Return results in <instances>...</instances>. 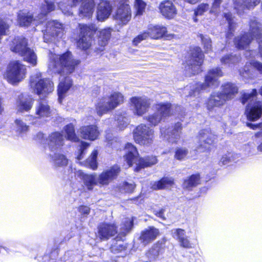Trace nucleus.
<instances>
[{"label":"nucleus","mask_w":262,"mask_h":262,"mask_svg":"<svg viewBox=\"0 0 262 262\" xmlns=\"http://www.w3.org/2000/svg\"><path fill=\"white\" fill-rule=\"evenodd\" d=\"M64 130L67 134V139L73 142H77L78 138L77 137L74 125L70 123L66 125L64 127Z\"/></svg>","instance_id":"obj_44"},{"label":"nucleus","mask_w":262,"mask_h":262,"mask_svg":"<svg viewBox=\"0 0 262 262\" xmlns=\"http://www.w3.org/2000/svg\"><path fill=\"white\" fill-rule=\"evenodd\" d=\"M223 0H214L212 4L211 9L210 10V13H214L217 14L220 12V5L222 4Z\"/></svg>","instance_id":"obj_57"},{"label":"nucleus","mask_w":262,"mask_h":262,"mask_svg":"<svg viewBox=\"0 0 262 262\" xmlns=\"http://www.w3.org/2000/svg\"><path fill=\"white\" fill-rule=\"evenodd\" d=\"M135 188V185L134 183L129 184L128 182H124L120 186V191L123 192L132 193Z\"/></svg>","instance_id":"obj_56"},{"label":"nucleus","mask_w":262,"mask_h":262,"mask_svg":"<svg viewBox=\"0 0 262 262\" xmlns=\"http://www.w3.org/2000/svg\"><path fill=\"white\" fill-rule=\"evenodd\" d=\"M98 154V151L94 150L86 161L87 166H89L93 170H95L97 168V157Z\"/></svg>","instance_id":"obj_47"},{"label":"nucleus","mask_w":262,"mask_h":262,"mask_svg":"<svg viewBox=\"0 0 262 262\" xmlns=\"http://www.w3.org/2000/svg\"><path fill=\"white\" fill-rule=\"evenodd\" d=\"M49 156L50 158V162L55 167H64L68 164V160L63 154L55 151L52 154H49Z\"/></svg>","instance_id":"obj_37"},{"label":"nucleus","mask_w":262,"mask_h":262,"mask_svg":"<svg viewBox=\"0 0 262 262\" xmlns=\"http://www.w3.org/2000/svg\"><path fill=\"white\" fill-rule=\"evenodd\" d=\"M200 177L199 174H192L185 179L183 183L184 189L190 190L200 184Z\"/></svg>","instance_id":"obj_40"},{"label":"nucleus","mask_w":262,"mask_h":262,"mask_svg":"<svg viewBox=\"0 0 262 262\" xmlns=\"http://www.w3.org/2000/svg\"><path fill=\"white\" fill-rule=\"evenodd\" d=\"M90 208L87 206H80L79 211L83 214H88L90 213Z\"/></svg>","instance_id":"obj_63"},{"label":"nucleus","mask_w":262,"mask_h":262,"mask_svg":"<svg viewBox=\"0 0 262 262\" xmlns=\"http://www.w3.org/2000/svg\"><path fill=\"white\" fill-rule=\"evenodd\" d=\"M47 141L50 150L52 152H54L63 146L64 139L61 133L56 132L50 134Z\"/></svg>","instance_id":"obj_21"},{"label":"nucleus","mask_w":262,"mask_h":262,"mask_svg":"<svg viewBox=\"0 0 262 262\" xmlns=\"http://www.w3.org/2000/svg\"><path fill=\"white\" fill-rule=\"evenodd\" d=\"M209 9V5L207 4H201L199 5L194 11V17L193 18L194 22H197L196 16L203 15Z\"/></svg>","instance_id":"obj_50"},{"label":"nucleus","mask_w":262,"mask_h":262,"mask_svg":"<svg viewBox=\"0 0 262 262\" xmlns=\"http://www.w3.org/2000/svg\"><path fill=\"white\" fill-rule=\"evenodd\" d=\"M130 101L134 114L139 116L146 113L150 105V100L145 96L133 97Z\"/></svg>","instance_id":"obj_18"},{"label":"nucleus","mask_w":262,"mask_h":262,"mask_svg":"<svg viewBox=\"0 0 262 262\" xmlns=\"http://www.w3.org/2000/svg\"><path fill=\"white\" fill-rule=\"evenodd\" d=\"M112 30L110 28L104 29L99 31L98 41L101 47H104L108 42L111 35Z\"/></svg>","instance_id":"obj_42"},{"label":"nucleus","mask_w":262,"mask_h":262,"mask_svg":"<svg viewBox=\"0 0 262 262\" xmlns=\"http://www.w3.org/2000/svg\"><path fill=\"white\" fill-rule=\"evenodd\" d=\"M45 3H46V5L43 6V8L46 10V11L49 13L51 11H52L55 9V5L53 3L49 2L48 0H45Z\"/></svg>","instance_id":"obj_62"},{"label":"nucleus","mask_w":262,"mask_h":262,"mask_svg":"<svg viewBox=\"0 0 262 262\" xmlns=\"http://www.w3.org/2000/svg\"><path fill=\"white\" fill-rule=\"evenodd\" d=\"M36 118L49 117L51 115L50 107L46 99H40L35 107Z\"/></svg>","instance_id":"obj_31"},{"label":"nucleus","mask_w":262,"mask_h":262,"mask_svg":"<svg viewBox=\"0 0 262 262\" xmlns=\"http://www.w3.org/2000/svg\"><path fill=\"white\" fill-rule=\"evenodd\" d=\"M249 32L239 35L234 39L235 47L240 50L246 49L252 40L255 38L259 45V52L262 58V25L255 19L249 23Z\"/></svg>","instance_id":"obj_3"},{"label":"nucleus","mask_w":262,"mask_h":262,"mask_svg":"<svg viewBox=\"0 0 262 262\" xmlns=\"http://www.w3.org/2000/svg\"><path fill=\"white\" fill-rule=\"evenodd\" d=\"M34 99L29 96L23 94L19 95L16 101V107L17 112H29L34 104Z\"/></svg>","instance_id":"obj_24"},{"label":"nucleus","mask_w":262,"mask_h":262,"mask_svg":"<svg viewBox=\"0 0 262 262\" xmlns=\"http://www.w3.org/2000/svg\"><path fill=\"white\" fill-rule=\"evenodd\" d=\"M126 151L125 159L129 166L134 163L137 165L135 169L136 171H139L141 168L150 166L157 163L156 157H147L144 158H138V153L136 148L131 143H127L125 147Z\"/></svg>","instance_id":"obj_4"},{"label":"nucleus","mask_w":262,"mask_h":262,"mask_svg":"<svg viewBox=\"0 0 262 262\" xmlns=\"http://www.w3.org/2000/svg\"><path fill=\"white\" fill-rule=\"evenodd\" d=\"M123 96L119 92H115L110 96L103 97L100 99L96 106L97 113L99 116L107 112L115 109L123 103Z\"/></svg>","instance_id":"obj_9"},{"label":"nucleus","mask_w":262,"mask_h":262,"mask_svg":"<svg viewBox=\"0 0 262 262\" xmlns=\"http://www.w3.org/2000/svg\"><path fill=\"white\" fill-rule=\"evenodd\" d=\"M199 139L200 147L208 149L209 146L214 143L216 136L212 133L210 129H205L200 132Z\"/></svg>","instance_id":"obj_26"},{"label":"nucleus","mask_w":262,"mask_h":262,"mask_svg":"<svg viewBox=\"0 0 262 262\" xmlns=\"http://www.w3.org/2000/svg\"><path fill=\"white\" fill-rule=\"evenodd\" d=\"M221 92L227 101L232 99L237 94L238 88L231 82H227L222 85Z\"/></svg>","instance_id":"obj_35"},{"label":"nucleus","mask_w":262,"mask_h":262,"mask_svg":"<svg viewBox=\"0 0 262 262\" xmlns=\"http://www.w3.org/2000/svg\"><path fill=\"white\" fill-rule=\"evenodd\" d=\"M80 63L79 60L73 58L71 52L68 51L60 55L51 54L50 56L49 69L53 73L60 74H70Z\"/></svg>","instance_id":"obj_2"},{"label":"nucleus","mask_w":262,"mask_h":262,"mask_svg":"<svg viewBox=\"0 0 262 262\" xmlns=\"http://www.w3.org/2000/svg\"><path fill=\"white\" fill-rule=\"evenodd\" d=\"M171 104L169 103H159L155 105L156 112L146 117L150 125L156 126L165 117L170 115Z\"/></svg>","instance_id":"obj_15"},{"label":"nucleus","mask_w":262,"mask_h":262,"mask_svg":"<svg viewBox=\"0 0 262 262\" xmlns=\"http://www.w3.org/2000/svg\"><path fill=\"white\" fill-rule=\"evenodd\" d=\"M247 126L252 129H260L261 131L255 133L254 135L255 141L260 144L257 146L258 151L262 152V123L259 124H253L251 123H247Z\"/></svg>","instance_id":"obj_41"},{"label":"nucleus","mask_w":262,"mask_h":262,"mask_svg":"<svg viewBox=\"0 0 262 262\" xmlns=\"http://www.w3.org/2000/svg\"><path fill=\"white\" fill-rule=\"evenodd\" d=\"M116 121L117 127L120 130L124 129L129 124L128 119L125 114L123 115L117 114Z\"/></svg>","instance_id":"obj_46"},{"label":"nucleus","mask_w":262,"mask_h":262,"mask_svg":"<svg viewBox=\"0 0 262 262\" xmlns=\"http://www.w3.org/2000/svg\"><path fill=\"white\" fill-rule=\"evenodd\" d=\"M158 234L159 230L153 227H150L141 232L139 239L144 247L154 241Z\"/></svg>","instance_id":"obj_29"},{"label":"nucleus","mask_w":262,"mask_h":262,"mask_svg":"<svg viewBox=\"0 0 262 262\" xmlns=\"http://www.w3.org/2000/svg\"><path fill=\"white\" fill-rule=\"evenodd\" d=\"M59 7L61 9V10L62 11V12L67 15H72L73 13L69 10V8H67L68 10H66V9H63L62 4L60 3L59 4Z\"/></svg>","instance_id":"obj_64"},{"label":"nucleus","mask_w":262,"mask_h":262,"mask_svg":"<svg viewBox=\"0 0 262 262\" xmlns=\"http://www.w3.org/2000/svg\"><path fill=\"white\" fill-rule=\"evenodd\" d=\"M82 2L79 10V14L82 17H90L92 16L95 7V0H80L79 2L74 3L72 0L73 4L77 5Z\"/></svg>","instance_id":"obj_28"},{"label":"nucleus","mask_w":262,"mask_h":262,"mask_svg":"<svg viewBox=\"0 0 262 262\" xmlns=\"http://www.w3.org/2000/svg\"><path fill=\"white\" fill-rule=\"evenodd\" d=\"M133 219L125 218L122 221L120 226V233L125 236L126 233L129 232L133 227Z\"/></svg>","instance_id":"obj_43"},{"label":"nucleus","mask_w":262,"mask_h":262,"mask_svg":"<svg viewBox=\"0 0 262 262\" xmlns=\"http://www.w3.org/2000/svg\"><path fill=\"white\" fill-rule=\"evenodd\" d=\"M182 129L180 122H177L171 128L162 127L160 129L161 136L169 143L177 144L181 138Z\"/></svg>","instance_id":"obj_17"},{"label":"nucleus","mask_w":262,"mask_h":262,"mask_svg":"<svg viewBox=\"0 0 262 262\" xmlns=\"http://www.w3.org/2000/svg\"><path fill=\"white\" fill-rule=\"evenodd\" d=\"M167 32L165 27L160 25H149L146 31L139 34L133 40V43L137 45L141 41L148 38L157 39L164 36Z\"/></svg>","instance_id":"obj_13"},{"label":"nucleus","mask_w":262,"mask_h":262,"mask_svg":"<svg viewBox=\"0 0 262 262\" xmlns=\"http://www.w3.org/2000/svg\"><path fill=\"white\" fill-rule=\"evenodd\" d=\"M16 130L19 133H25L29 129V126L21 120L16 119L15 121Z\"/></svg>","instance_id":"obj_51"},{"label":"nucleus","mask_w":262,"mask_h":262,"mask_svg":"<svg viewBox=\"0 0 262 262\" xmlns=\"http://www.w3.org/2000/svg\"><path fill=\"white\" fill-rule=\"evenodd\" d=\"M89 146V144L85 142H81L80 144V154L77 156V159L80 160L82 158V155L84 153L85 149Z\"/></svg>","instance_id":"obj_60"},{"label":"nucleus","mask_w":262,"mask_h":262,"mask_svg":"<svg viewBox=\"0 0 262 262\" xmlns=\"http://www.w3.org/2000/svg\"><path fill=\"white\" fill-rule=\"evenodd\" d=\"M163 248L162 243L158 242L146 252L145 255L144 261L151 262L157 259L159 255L163 253Z\"/></svg>","instance_id":"obj_33"},{"label":"nucleus","mask_w":262,"mask_h":262,"mask_svg":"<svg viewBox=\"0 0 262 262\" xmlns=\"http://www.w3.org/2000/svg\"><path fill=\"white\" fill-rule=\"evenodd\" d=\"M250 64L255 69L257 70L259 73L262 74V63L257 61H252L250 62Z\"/></svg>","instance_id":"obj_61"},{"label":"nucleus","mask_w":262,"mask_h":262,"mask_svg":"<svg viewBox=\"0 0 262 262\" xmlns=\"http://www.w3.org/2000/svg\"><path fill=\"white\" fill-rule=\"evenodd\" d=\"M257 95V90L253 89L250 93H244L242 96V102H249L245 113L248 119L254 121L258 119L262 114V104L260 101H254Z\"/></svg>","instance_id":"obj_6"},{"label":"nucleus","mask_w":262,"mask_h":262,"mask_svg":"<svg viewBox=\"0 0 262 262\" xmlns=\"http://www.w3.org/2000/svg\"><path fill=\"white\" fill-rule=\"evenodd\" d=\"M116 233V227L113 224L103 223L98 227V236L101 240H107Z\"/></svg>","instance_id":"obj_23"},{"label":"nucleus","mask_w":262,"mask_h":262,"mask_svg":"<svg viewBox=\"0 0 262 262\" xmlns=\"http://www.w3.org/2000/svg\"><path fill=\"white\" fill-rule=\"evenodd\" d=\"M26 73V67L18 61H14L8 67L6 78L9 83L15 84L25 78Z\"/></svg>","instance_id":"obj_11"},{"label":"nucleus","mask_w":262,"mask_h":262,"mask_svg":"<svg viewBox=\"0 0 262 262\" xmlns=\"http://www.w3.org/2000/svg\"><path fill=\"white\" fill-rule=\"evenodd\" d=\"M29 85L31 90L38 95H46L54 90L53 83L49 79L42 78L41 74L38 71L30 76Z\"/></svg>","instance_id":"obj_8"},{"label":"nucleus","mask_w":262,"mask_h":262,"mask_svg":"<svg viewBox=\"0 0 262 262\" xmlns=\"http://www.w3.org/2000/svg\"><path fill=\"white\" fill-rule=\"evenodd\" d=\"M80 33L77 41V47L82 50L89 49L94 41V35L97 29L95 25L79 24Z\"/></svg>","instance_id":"obj_10"},{"label":"nucleus","mask_w":262,"mask_h":262,"mask_svg":"<svg viewBox=\"0 0 262 262\" xmlns=\"http://www.w3.org/2000/svg\"><path fill=\"white\" fill-rule=\"evenodd\" d=\"M173 184V179L172 178L164 177L160 180L154 182L151 185L154 190H160L167 189Z\"/></svg>","instance_id":"obj_39"},{"label":"nucleus","mask_w":262,"mask_h":262,"mask_svg":"<svg viewBox=\"0 0 262 262\" xmlns=\"http://www.w3.org/2000/svg\"><path fill=\"white\" fill-rule=\"evenodd\" d=\"M159 9L161 14L169 19L173 18L177 14V9L170 0H165L161 2Z\"/></svg>","instance_id":"obj_27"},{"label":"nucleus","mask_w":262,"mask_h":262,"mask_svg":"<svg viewBox=\"0 0 262 262\" xmlns=\"http://www.w3.org/2000/svg\"><path fill=\"white\" fill-rule=\"evenodd\" d=\"M237 156V154H233L232 153L229 152L222 156L219 162L220 165H225L229 164L231 162H236V157Z\"/></svg>","instance_id":"obj_48"},{"label":"nucleus","mask_w":262,"mask_h":262,"mask_svg":"<svg viewBox=\"0 0 262 262\" xmlns=\"http://www.w3.org/2000/svg\"><path fill=\"white\" fill-rule=\"evenodd\" d=\"M11 50L22 56L24 60L32 66L37 64V56L34 52L27 47V40L23 37H15L10 45Z\"/></svg>","instance_id":"obj_5"},{"label":"nucleus","mask_w":262,"mask_h":262,"mask_svg":"<svg viewBox=\"0 0 262 262\" xmlns=\"http://www.w3.org/2000/svg\"><path fill=\"white\" fill-rule=\"evenodd\" d=\"M146 4L142 0H135V8L137 10V14L141 15L145 10Z\"/></svg>","instance_id":"obj_54"},{"label":"nucleus","mask_w":262,"mask_h":262,"mask_svg":"<svg viewBox=\"0 0 262 262\" xmlns=\"http://www.w3.org/2000/svg\"><path fill=\"white\" fill-rule=\"evenodd\" d=\"M171 234L173 238L178 241L186 237V232L182 229H173L171 230Z\"/></svg>","instance_id":"obj_52"},{"label":"nucleus","mask_w":262,"mask_h":262,"mask_svg":"<svg viewBox=\"0 0 262 262\" xmlns=\"http://www.w3.org/2000/svg\"><path fill=\"white\" fill-rule=\"evenodd\" d=\"M224 17L228 23L229 30L226 34V38L228 39L233 35V32L234 31L235 27V24L233 21L231 13H225Z\"/></svg>","instance_id":"obj_45"},{"label":"nucleus","mask_w":262,"mask_h":262,"mask_svg":"<svg viewBox=\"0 0 262 262\" xmlns=\"http://www.w3.org/2000/svg\"><path fill=\"white\" fill-rule=\"evenodd\" d=\"M135 141L140 145L149 146L154 139V131L144 124L137 126L133 132Z\"/></svg>","instance_id":"obj_12"},{"label":"nucleus","mask_w":262,"mask_h":262,"mask_svg":"<svg viewBox=\"0 0 262 262\" xmlns=\"http://www.w3.org/2000/svg\"><path fill=\"white\" fill-rule=\"evenodd\" d=\"M120 171V168L117 165H115L110 168L104 170L97 177L99 185H108L117 177Z\"/></svg>","instance_id":"obj_20"},{"label":"nucleus","mask_w":262,"mask_h":262,"mask_svg":"<svg viewBox=\"0 0 262 262\" xmlns=\"http://www.w3.org/2000/svg\"><path fill=\"white\" fill-rule=\"evenodd\" d=\"M80 132L83 139L92 141L96 140L99 134L97 127L95 125L82 126L80 129Z\"/></svg>","instance_id":"obj_36"},{"label":"nucleus","mask_w":262,"mask_h":262,"mask_svg":"<svg viewBox=\"0 0 262 262\" xmlns=\"http://www.w3.org/2000/svg\"><path fill=\"white\" fill-rule=\"evenodd\" d=\"M188 153V150L184 147H179L177 148L174 157L177 160H182L185 159Z\"/></svg>","instance_id":"obj_53"},{"label":"nucleus","mask_w":262,"mask_h":262,"mask_svg":"<svg viewBox=\"0 0 262 262\" xmlns=\"http://www.w3.org/2000/svg\"><path fill=\"white\" fill-rule=\"evenodd\" d=\"M63 25L56 20L49 21L46 29L43 32V40L46 42L54 41L56 38H61L63 34Z\"/></svg>","instance_id":"obj_14"},{"label":"nucleus","mask_w":262,"mask_h":262,"mask_svg":"<svg viewBox=\"0 0 262 262\" xmlns=\"http://www.w3.org/2000/svg\"><path fill=\"white\" fill-rule=\"evenodd\" d=\"M77 175L82 179L84 186L89 190H93L95 186L99 184L98 177L96 173L85 174L79 170L77 172Z\"/></svg>","instance_id":"obj_34"},{"label":"nucleus","mask_w":262,"mask_h":262,"mask_svg":"<svg viewBox=\"0 0 262 262\" xmlns=\"http://www.w3.org/2000/svg\"><path fill=\"white\" fill-rule=\"evenodd\" d=\"M239 73L244 78L249 79L252 78V74L247 66L245 67L244 69L239 71Z\"/></svg>","instance_id":"obj_58"},{"label":"nucleus","mask_w":262,"mask_h":262,"mask_svg":"<svg viewBox=\"0 0 262 262\" xmlns=\"http://www.w3.org/2000/svg\"><path fill=\"white\" fill-rule=\"evenodd\" d=\"M111 250L114 253H117L123 250H125L126 246L124 245L122 241H119L113 244L111 247Z\"/></svg>","instance_id":"obj_55"},{"label":"nucleus","mask_w":262,"mask_h":262,"mask_svg":"<svg viewBox=\"0 0 262 262\" xmlns=\"http://www.w3.org/2000/svg\"><path fill=\"white\" fill-rule=\"evenodd\" d=\"M227 101L221 92H214L211 93L206 103V106L209 112L215 107H219Z\"/></svg>","instance_id":"obj_22"},{"label":"nucleus","mask_w":262,"mask_h":262,"mask_svg":"<svg viewBox=\"0 0 262 262\" xmlns=\"http://www.w3.org/2000/svg\"><path fill=\"white\" fill-rule=\"evenodd\" d=\"M204 54L200 47H194L190 50L186 61V74L190 76L201 72L203 62Z\"/></svg>","instance_id":"obj_7"},{"label":"nucleus","mask_w":262,"mask_h":262,"mask_svg":"<svg viewBox=\"0 0 262 262\" xmlns=\"http://www.w3.org/2000/svg\"><path fill=\"white\" fill-rule=\"evenodd\" d=\"M112 11V7L110 3L102 1L98 4L97 10V18L99 21H103L108 18Z\"/></svg>","instance_id":"obj_30"},{"label":"nucleus","mask_w":262,"mask_h":262,"mask_svg":"<svg viewBox=\"0 0 262 262\" xmlns=\"http://www.w3.org/2000/svg\"><path fill=\"white\" fill-rule=\"evenodd\" d=\"M180 245L181 247L185 248H190L192 247L191 244L186 236L185 238L181 239L179 241Z\"/></svg>","instance_id":"obj_59"},{"label":"nucleus","mask_w":262,"mask_h":262,"mask_svg":"<svg viewBox=\"0 0 262 262\" xmlns=\"http://www.w3.org/2000/svg\"><path fill=\"white\" fill-rule=\"evenodd\" d=\"M48 12L44 8H42L41 12L38 16L34 18L32 15L27 12L26 10L20 11L18 13V22L21 27L28 26L33 24L37 26L39 23H42L46 19V16Z\"/></svg>","instance_id":"obj_16"},{"label":"nucleus","mask_w":262,"mask_h":262,"mask_svg":"<svg viewBox=\"0 0 262 262\" xmlns=\"http://www.w3.org/2000/svg\"><path fill=\"white\" fill-rule=\"evenodd\" d=\"M72 85V81L70 77H61L60 82L58 87V101L60 103L65 97L66 93Z\"/></svg>","instance_id":"obj_32"},{"label":"nucleus","mask_w":262,"mask_h":262,"mask_svg":"<svg viewBox=\"0 0 262 262\" xmlns=\"http://www.w3.org/2000/svg\"><path fill=\"white\" fill-rule=\"evenodd\" d=\"M223 75L219 68L209 70L205 77L204 83H196L187 85L184 89L185 97H197L203 92H209L210 89L215 88L219 85V78Z\"/></svg>","instance_id":"obj_1"},{"label":"nucleus","mask_w":262,"mask_h":262,"mask_svg":"<svg viewBox=\"0 0 262 262\" xmlns=\"http://www.w3.org/2000/svg\"><path fill=\"white\" fill-rule=\"evenodd\" d=\"M199 36L200 37L202 44L203 46L204 50L206 52L210 51L212 50V41L211 38L207 35H204L200 34Z\"/></svg>","instance_id":"obj_49"},{"label":"nucleus","mask_w":262,"mask_h":262,"mask_svg":"<svg viewBox=\"0 0 262 262\" xmlns=\"http://www.w3.org/2000/svg\"><path fill=\"white\" fill-rule=\"evenodd\" d=\"M113 17L119 25H126L132 17L129 5L127 4L120 5L114 14Z\"/></svg>","instance_id":"obj_19"},{"label":"nucleus","mask_w":262,"mask_h":262,"mask_svg":"<svg viewBox=\"0 0 262 262\" xmlns=\"http://www.w3.org/2000/svg\"><path fill=\"white\" fill-rule=\"evenodd\" d=\"M199 139L200 147L208 149L209 146L214 143L216 136L212 133L210 129H205L200 132Z\"/></svg>","instance_id":"obj_25"},{"label":"nucleus","mask_w":262,"mask_h":262,"mask_svg":"<svg viewBox=\"0 0 262 262\" xmlns=\"http://www.w3.org/2000/svg\"><path fill=\"white\" fill-rule=\"evenodd\" d=\"M241 59L239 54L231 53L223 56L221 59V62L224 66L232 67L238 63Z\"/></svg>","instance_id":"obj_38"}]
</instances>
